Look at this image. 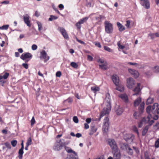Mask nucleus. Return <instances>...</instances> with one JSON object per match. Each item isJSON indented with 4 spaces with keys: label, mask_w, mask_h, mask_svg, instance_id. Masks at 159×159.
Wrapping results in <instances>:
<instances>
[{
    "label": "nucleus",
    "mask_w": 159,
    "mask_h": 159,
    "mask_svg": "<svg viewBox=\"0 0 159 159\" xmlns=\"http://www.w3.org/2000/svg\"><path fill=\"white\" fill-rule=\"evenodd\" d=\"M104 103L105 104L106 107L104 108L101 112L100 117L98 118V121H99L101 118L104 115L108 114L111 110V99L110 95L109 93H107L106 94Z\"/></svg>",
    "instance_id": "1"
},
{
    "label": "nucleus",
    "mask_w": 159,
    "mask_h": 159,
    "mask_svg": "<svg viewBox=\"0 0 159 159\" xmlns=\"http://www.w3.org/2000/svg\"><path fill=\"white\" fill-rule=\"evenodd\" d=\"M69 143V141L65 142L63 139L57 140L53 146V149L56 151H59L62 149L64 146L68 145Z\"/></svg>",
    "instance_id": "2"
},
{
    "label": "nucleus",
    "mask_w": 159,
    "mask_h": 159,
    "mask_svg": "<svg viewBox=\"0 0 159 159\" xmlns=\"http://www.w3.org/2000/svg\"><path fill=\"white\" fill-rule=\"evenodd\" d=\"M104 24L105 32L108 34L112 33L113 30L112 24L107 21H106Z\"/></svg>",
    "instance_id": "3"
},
{
    "label": "nucleus",
    "mask_w": 159,
    "mask_h": 159,
    "mask_svg": "<svg viewBox=\"0 0 159 159\" xmlns=\"http://www.w3.org/2000/svg\"><path fill=\"white\" fill-rule=\"evenodd\" d=\"M108 144L109 145L111 149L115 151H118V148L116 142L114 139H108Z\"/></svg>",
    "instance_id": "4"
},
{
    "label": "nucleus",
    "mask_w": 159,
    "mask_h": 159,
    "mask_svg": "<svg viewBox=\"0 0 159 159\" xmlns=\"http://www.w3.org/2000/svg\"><path fill=\"white\" fill-rule=\"evenodd\" d=\"M98 63H101L102 64L99 65L100 68L102 69L105 70L107 69V62L102 59L100 58L97 60Z\"/></svg>",
    "instance_id": "5"
},
{
    "label": "nucleus",
    "mask_w": 159,
    "mask_h": 159,
    "mask_svg": "<svg viewBox=\"0 0 159 159\" xmlns=\"http://www.w3.org/2000/svg\"><path fill=\"white\" fill-rule=\"evenodd\" d=\"M135 84L134 80L131 78H130L127 80V86L129 89H131Z\"/></svg>",
    "instance_id": "6"
},
{
    "label": "nucleus",
    "mask_w": 159,
    "mask_h": 159,
    "mask_svg": "<svg viewBox=\"0 0 159 159\" xmlns=\"http://www.w3.org/2000/svg\"><path fill=\"white\" fill-rule=\"evenodd\" d=\"M124 138L126 141L131 143L134 139V136L131 134H126L124 135Z\"/></svg>",
    "instance_id": "7"
},
{
    "label": "nucleus",
    "mask_w": 159,
    "mask_h": 159,
    "mask_svg": "<svg viewBox=\"0 0 159 159\" xmlns=\"http://www.w3.org/2000/svg\"><path fill=\"white\" fill-rule=\"evenodd\" d=\"M140 83H138L137 84V86L133 90L134 93L133 94V95L135 96L141 95V89L140 88Z\"/></svg>",
    "instance_id": "8"
},
{
    "label": "nucleus",
    "mask_w": 159,
    "mask_h": 159,
    "mask_svg": "<svg viewBox=\"0 0 159 159\" xmlns=\"http://www.w3.org/2000/svg\"><path fill=\"white\" fill-rule=\"evenodd\" d=\"M88 19V17H85L81 19L75 25L77 29H80L81 27V24H83L84 22L86 21Z\"/></svg>",
    "instance_id": "9"
},
{
    "label": "nucleus",
    "mask_w": 159,
    "mask_h": 159,
    "mask_svg": "<svg viewBox=\"0 0 159 159\" xmlns=\"http://www.w3.org/2000/svg\"><path fill=\"white\" fill-rule=\"evenodd\" d=\"M58 29L64 38L66 39H68L69 36L66 30L64 28L61 27H59Z\"/></svg>",
    "instance_id": "10"
},
{
    "label": "nucleus",
    "mask_w": 159,
    "mask_h": 159,
    "mask_svg": "<svg viewBox=\"0 0 159 159\" xmlns=\"http://www.w3.org/2000/svg\"><path fill=\"white\" fill-rule=\"evenodd\" d=\"M32 57V55L30 53L26 52L25 53L22 54L20 57V58L23 60H25L26 59L31 58Z\"/></svg>",
    "instance_id": "11"
},
{
    "label": "nucleus",
    "mask_w": 159,
    "mask_h": 159,
    "mask_svg": "<svg viewBox=\"0 0 159 159\" xmlns=\"http://www.w3.org/2000/svg\"><path fill=\"white\" fill-rule=\"evenodd\" d=\"M103 128L107 130L109 125V119L107 117H106L104 120Z\"/></svg>",
    "instance_id": "12"
},
{
    "label": "nucleus",
    "mask_w": 159,
    "mask_h": 159,
    "mask_svg": "<svg viewBox=\"0 0 159 159\" xmlns=\"http://www.w3.org/2000/svg\"><path fill=\"white\" fill-rule=\"evenodd\" d=\"M128 71L135 78H136L139 77V73L137 70H135L129 69H128Z\"/></svg>",
    "instance_id": "13"
},
{
    "label": "nucleus",
    "mask_w": 159,
    "mask_h": 159,
    "mask_svg": "<svg viewBox=\"0 0 159 159\" xmlns=\"http://www.w3.org/2000/svg\"><path fill=\"white\" fill-rule=\"evenodd\" d=\"M111 79L115 85L118 86L119 85V81L118 76L116 75H113L112 76Z\"/></svg>",
    "instance_id": "14"
},
{
    "label": "nucleus",
    "mask_w": 159,
    "mask_h": 159,
    "mask_svg": "<svg viewBox=\"0 0 159 159\" xmlns=\"http://www.w3.org/2000/svg\"><path fill=\"white\" fill-rule=\"evenodd\" d=\"M65 150L68 153H73L74 154L75 156H77V153L75 151L72 150L70 148L67 147L65 145L63 146Z\"/></svg>",
    "instance_id": "15"
},
{
    "label": "nucleus",
    "mask_w": 159,
    "mask_h": 159,
    "mask_svg": "<svg viewBox=\"0 0 159 159\" xmlns=\"http://www.w3.org/2000/svg\"><path fill=\"white\" fill-rule=\"evenodd\" d=\"M23 19L25 23L29 27H30L31 25L30 24L29 17L27 16H24Z\"/></svg>",
    "instance_id": "16"
},
{
    "label": "nucleus",
    "mask_w": 159,
    "mask_h": 159,
    "mask_svg": "<svg viewBox=\"0 0 159 159\" xmlns=\"http://www.w3.org/2000/svg\"><path fill=\"white\" fill-rule=\"evenodd\" d=\"M142 5L144 8L147 9L150 7L149 2L148 0H143V2Z\"/></svg>",
    "instance_id": "17"
},
{
    "label": "nucleus",
    "mask_w": 159,
    "mask_h": 159,
    "mask_svg": "<svg viewBox=\"0 0 159 159\" xmlns=\"http://www.w3.org/2000/svg\"><path fill=\"white\" fill-rule=\"evenodd\" d=\"M114 154V159H121V154L120 152L115 151Z\"/></svg>",
    "instance_id": "18"
},
{
    "label": "nucleus",
    "mask_w": 159,
    "mask_h": 159,
    "mask_svg": "<svg viewBox=\"0 0 159 159\" xmlns=\"http://www.w3.org/2000/svg\"><path fill=\"white\" fill-rule=\"evenodd\" d=\"M149 128V125H146V126L143 129L142 132V135L143 136H144L146 134H147L148 129Z\"/></svg>",
    "instance_id": "19"
},
{
    "label": "nucleus",
    "mask_w": 159,
    "mask_h": 159,
    "mask_svg": "<svg viewBox=\"0 0 159 159\" xmlns=\"http://www.w3.org/2000/svg\"><path fill=\"white\" fill-rule=\"evenodd\" d=\"M144 103L142 102L139 107V111L140 114H142L143 111L144 109Z\"/></svg>",
    "instance_id": "20"
},
{
    "label": "nucleus",
    "mask_w": 159,
    "mask_h": 159,
    "mask_svg": "<svg viewBox=\"0 0 159 159\" xmlns=\"http://www.w3.org/2000/svg\"><path fill=\"white\" fill-rule=\"evenodd\" d=\"M117 25L119 28V30L120 31L122 32L125 30V27L122 25V24L120 22H117Z\"/></svg>",
    "instance_id": "21"
},
{
    "label": "nucleus",
    "mask_w": 159,
    "mask_h": 159,
    "mask_svg": "<svg viewBox=\"0 0 159 159\" xmlns=\"http://www.w3.org/2000/svg\"><path fill=\"white\" fill-rule=\"evenodd\" d=\"M141 102V98L140 97L138 98L135 100L134 102V106L135 107L138 106Z\"/></svg>",
    "instance_id": "22"
},
{
    "label": "nucleus",
    "mask_w": 159,
    "mask_h": 159,
    "mask_svg": "<svg viewBox=\"0 0 159 159\" xmlns=\"http://www.w3.org/2000/svg\"><path fill=\"white\" fill-rule=\"evenodd\" d=\"M41 55L40 56V58L44 59H46L47 57V53L44 50H43L40 52Z\"/></svg>",
    "instance_id": "23"
},
{
    "label": "nucleus",
    "mask_w": 159,
    "mask_h": 159,
    "mask_svg": "<svg viewBox=\"0 0 159 159\" xmlns=\"http://www.w3.org/2000/svg\"><path fill=\"white\" fill-rule=\"evenodd\" d=\"M129 147V145L127 144L123 143L121 144L120 148L122 150L127 151V149Z\"/></svg>",
    "instance_id": "24"
},
{
    "label": "nucleus",
    "mask_w": 159,
    "mask_h": 159,
    "mask_svg": "<svg viewBox=\"0 0 159 159\" xmlns=\"http://www.w3.org/2000/svg\"><path fill=\"white\" fill-rule=\"evenodd\" d=\"M120 97L125 102H127L128 101V98L126 95L125 94H121L120 95Z\"/></svg>",
    "instance_id": "25"
},
{
    "label": "nucleus",
    "mask_w": 159,
    "mask_h": 159,
    "mask_svg": "<svg viewBox=\"0 0 159 159\" xmlns=\"http://www.w3.org/2000/svg\"><path fill=\"white\" fill-rule=\"evenodd\" d=\"M23 149L24 148H21L19 151L18 153L19 155L18 157L19 159H22V158L23 154L24 153Z\"/></svg>",
    "instance_id": "26"
},
{
    "label": "nucleus",
    "mask_w": 159,
    "mask_h": 159,
    "mask_svg": "<svg viewBox=\"0 0 159 159\" xmlns=\"http://www.w3.org/2000/svg\"><path fill=\"white\" fill-rule=\"evenodd\" d=\"M141 114H140L139 112H137V111H135L133 114V117L136 119H137L139 118Z\"/></svg>",
    "instance_id": "27"
},
{
    "label": "nucleus",
    "mask_w": 159,
    "mask_h": 159,
    "mask_svg": "<svg viewBox=\"0 0 159 159\" xmlns=\"http://www.w3.org/2000/svg\"><path fill=\"white\" fill-rule=\"evenodd\" d=\"M153 99L151 98H149L147 100L146 104L147 105L151 104L153 103Z\"/></svg>",
    "instance_id": "28"
},
{
    "label": "nucleus",
    "mask_w": 159,
    "mask_h": 159,
    "mask_svg": "<svg viewBox=\"0 0 159 159\" xmlns=\"http://www.w3.org/2000/svg\"><path fill=\"white\" fill-rule=\"evenodd\" d=\"M91 89L94 93H95L99 90V88L98 87H91Z\"/></svg>",
    "instance_id": "29"
},
{
    "label": "nucleus",
    "mask_w": 159,
    "mask_h": 159,
    "mask_svg": "<svg viewBox=\"0 0 159 159\" xmlns=\"http://www.w3.org/2000/svg\"><path fill=\"white\" fill-rule=\"evenodd\" d=\"M127 151V152L130 155H132L133 154V151L131 148L129 147L127 149V151Z\"/></svg>",
    "instance_id": "30"
},
{
    "label": "nucleus",
    "mask_w": 159,
    "mask_h": 159,
    "mask_svg": "<svg viewBox=\"0 0 159 159\" xmlns=\"http://www.w3.org/2000/svg\"><path fill=\"white\" fill-rule=\"evenodd\" d=\"M123 112V110L121 108H119L116 110V113L117 115H120L122 114Z\"/></svg>",
    "instance_id": "31"
},
{
    "label": "nucleus",
    "mask_w": 159,
    "mask_h": 159,
    "mask_svg": "<svg viewBox=\"0 0 159 159\" xmlns=\"http://www.w3.org/2000/svg\"><path fill=\"white\" fill-rule=\"evenodd\" d=\"M133 131L137 134L138 136H139V132L138 130L137 127L135 126H133Z\"/></svg>",
    "instance_id": "32"
},
{
    "label": "nucleus",
    "mask_w": 159,
    "mask_h": 159,
    "mask_svg": "<svg viewBox=\"0 0 159 159\" xmlns=\"http://www.w3.org/2000/svg\"><path fill=\"white\" fill-rule=\"evenodd\" d=\"M58 18L57 16H55L53 15H51L50 16V17L48 19L49 21H52L53 20H56Z\"/></svg>",
    "instance_id": "33"
},
{
    "label": "nucleus",
    "mask_w": 159,
    "mask_h": 159,
    "mask_svg": "<svg viewBox=\"0 0 159 159\" xmlns=\"http://www.w3.org/2000/svg\"><path fill=\"white\" fill-rule=\"evenodd\" d=\"M151 116H148L147 118H148V120H146V118L145 117H144L141 120V121L143 123H146L148 121H149V120L150 118V117Z\"/></svg>",
    "instance_id": "34"
},
{
    "label": "nucleus",
    "mask_w": 159,
    "mask_h": 159,
    "mask_svg": "<svg viewBox=\"0 0 159 159\" xmlns=\"http://www.w3.org/2000/svg\"><path fill=\"white\" fill-rule=\"evenodd\" d=\"M70 65L72 67L75 68H77L78 67V64L74 62H71Z\"/></svg>",
    "instance_id": "35"
},
{
    "label": "nucleus",
    "mask_w": 159,
    "mask_h": 159,
    "mask_svg": "<svg viewBox=\"0 0 159 159\" xmlns=\"http://www.w3.org/2000/svg\"><path fill=\"white\" fill-rule=\"evenodd\" d=\"M151 110L152 111V106L150 105L148 106L146 109L147 113L148 114L150 113Z\"/></svg>",
    "instance_id": "36"
},
{
    "label": "nucleus",
    "mask_w": 159,
    "mask_h": 159,
    "mask_svg": "<svg viewBox=\"0 0 159 159\" xmlns=\"http://www.w3.org/2000/svg\"><path fill=\"white\" fill-rule=\"evenodd\" d=\"M9 26V25H4L2 27H0V29L7 30L8 29Z\"/></svg>",
    "instance_id": "37"
},
{
    "label": "nucleus",
    "mask_w": 159,
    "mask_h": 159,
    "mask_svg": "<svg viewBox=\"0 0 159 159\" xmlns=\"http://www.w3.org/2000/svg\"><path fill=\"white\" fill-rule=\"evenodd\" d=\"M104 48L105 50L108 52H112V50L110 48H109L107 46H104Z\"/></svg>",
    "instance_id": "38"
},
{
    "label": "nucleus",
    "mask_w": 159,
    "mask_h": 159,
    "mask_svg": "<svg viewBox=\"0 0 159 159\" xmlns=\"http://www.w3.org/2000/svg\"><path fill=\"white\" fill-rule=\"evenodd\" d=\"M31 142L32 140L31 138L30 137L29 138L26 142V145H27V146L30 145L31 144Z\"/></svg>",
    "instance_id": "39"
},
{
    "label": "nucleus",
    "mask_w": 159,
    "mask_h": 159,
    "mask_svg": "<svg viewBox=\"0 0 159 159\" xmlns=\"http://www.w3.org/2000/svg\"><path fill=\"white\" fill-rule=\"evenodd\" d=\"M158 104L157 103H155L153 106L152 107V112H153V111L154 110V109L155 108V107H158Z\"/></svg>",
    "instance_id": "40"
},
{
    "label": "nucleus",
    "mask_w": 159,
    "mask_h": 159,
    "mask_svg": "<svg viewBox=\"0 0 159 159\" xmlns=\"http://www.w3.org/2000/svg\"><path fill=\"white\" fill-rule=\"evenodd\" d=\"M155 147L157 148H159V138L155 142Z\"/></svg>",
    "instance_id": "41"
},
{
    "label": "nucleus",
    "mask_w": 159,
    "mask_h": 159,
    "mask_svg": "<svg viewBox=\"0 0 159 159\" xmlns=\"http://www.w3.org/2000/svg\"><path fill=\"white\" fill-rule=\"evenodd\" d=\"M11 143L12 146L15 147L16 145L17 141L16 140H14L11 141Z\"/></svg>",
    "instance_id": "42"
},
{
    "label": "nucleus",
    "mask_w": 159,
    "mask_h": 159,
    "mask_svg": "<svg viewBox=\"0 0 159 159\" xmlns=\"http://www.w3.org/2000/svg\"><path fill=\"white\" fill-rule=\"evenodd\" d=\"M37 24L38 27V30L39 31H40V30H41L42 29V24L39 21H38L37 22Z\"/></svg>",
    "instance_id": "43"
},
{
    "label": "nucleus",
    "mask_w": 159,
    "mask_h": 159,
    "mask_svg": "<svg viewBox=\"0 0 159 159\" xmlns=\"http://www.w3.org/2000/svg\"><path fill=\"white\" fill-rule=\"evenodd\" d=\"M91 129L92 132L94 133L96 131L97 129L94 126H91Z\"/></svg>",
    "instance_id": "44"
},
{
    "label": "nucleus",
    "mask_w": 159,
    "mask_h": 159,
    "mask_svg": "<svg viewBox=\"0 0 159 159\" xmlns=\"http://www.w3.org/2000/svg\"><path fill=\"white\" fill-rule=\"evenodd\" d=\"M9 73L7 72H6L2 76L3 78L4 79H7L8 76H9Z\"/></svg>",
    "instance_id": "45"
},
{
    "label": "nucleus",
    "mask_w": 159,
    "mask_h": 159,
    "mask_svg": "<svg viewBox=\"0 0 159 159\" xmlns=\"http://www.w3.org/2000/svg\"><path fill=\"white\" fill-rule=\"evenodd\" d=\"M5 145L7 148L8 149H11V147L10 143L8 142H6L4 143Z\"/></svg>",
    "instance_id": "46"
},
{
    "label": "nucleus",
    "mask_w": 159,
    "mask_h": 159,
    "mask_svg": "<svg viewBox=\"0 0 159 159\" xmlns=\"http://www.w3.org/2000/svg\"><path fill=\"white\" fill-rule=\"evenodd\" d=\"M73 120L76 123H78L79 122L77 116H74L73 118Z\"/></svg>",
    "instance_id": "47"
},
{
    "label": "nucleus",
    "mask_w": 159,
    "mask_h": 159,
    "mask_svg": "<svg viewBox=\"0 0 159 159\" xmlns=\"http://www.w3.org/2000/svg\"><path fill=\"white\" fill-rule=\"evenodd\" d=\"M132 148H133L134 149V150L135 151V152H136L137 154H138L139 153V151L138 148H137V147H134V146H133L132 147Z\"/></svg>",
    "instance_id": "48"
},
{
    "label": "nucleus",
    "mask_w": 159,
    "mask_h": 159,
    "mask_svg": "<svg viewBox=\"0 0 159 159\" xmlns=\"http://www.w3.org/2000/svg\"><path fill=\"white\" fill-rule=\"evenodd\" d=\"M148 36H150L151 37V39H153L155 37V34L150 33L148 34Z\"/></svg>",
    "instance_id": "49"
},
{
    "label": "nucleus",
    "mask_w": 159,
    "mask_h": 159,
    "mask_svg": "<svg viewBox=\"0 0 159 159\" xmlns=\"http://www.w3.org/2000/svg\"><path fill=\"white\" fill-rule=\"evenodd\" d=\"M37 48V46L35 44H33L31 47V48L33 50H36Z\"/></svg>",
    "instance_id": "50"
},
{
    "label": "nucleus",
    "mask_w": 159,
    "mask_h": 159,
    "mask_svg": "<svg viewBox=\"0 0 159 159\" xmlns=\"http://www.w3.org/2000/svg\"><path fill=\"white\" fill-rule=\"evenodd\" d=\"M87 59L89 61H92L93 60V57L91 56L88 55L87 56Z\"/></svg>",
    "instance_id": "51"
},
{
    "label": "nucleus",
    "mask_w": 159,
    "mask_h": 159,
    "mask_svg": "<svg viewBox=\"0 0 159 159\" xmlns=\"http://www.w3.org/2000/svg\"><path fill=\"white\" fill-rule=\"evenodd\" d=\"M35 122V120L34 117H33L31 120V125H33Z\"/></svg>",
    "instance_id": "52"
},
{
    "label": "nucleus",
    "mask_w": 159,
    "mask_h": 159,
    "mask_svg": "<svg viewBox=\"0 0 159 159\" xmlns=\"http://www.w3.org/2000/svg\"><path fill=\"white\" fill-rule=\"evenodd\" d=\"M75 39L77 41L80 43L84 44H85V43L84 42L81 40L79 39L77 37H76Z\"/></svg>",
    "instance_id": "53"
},
{
    "label": "nucleus",
    "mask_w": 159,
    "mask_h": 159,
    "mask_svg": "<svg viewBox=\"0 0 159 159\" xmlns=\"http://www.w3.org/2000/svg\"><path fill=\"white\" fill-rule=\"evenodd\" d=\"M61 74L60 71H57L56 73V76L57 77H60L61 75Z\"/></svg>",
    "instance_id": "54"
},
{
    "label": "nucleus",
    "mask_w": 159,
    "mask_h": 159,
    "mask_svg": "<svg viewBox=\"0 0 159 159\" xmlns=\"http://www.w3.org/2000/svg\"><path fill=\"white\" fill-rule=\"evenodd\" d=\"M155 71L156 72H159V66H156L155 67Z\"/></svg>",
    "instance_id": "55"
},
{
    "label": "nucleus",
    "mask_w": 159,
    "mask_h": 159,
    "mask_svg": "<svg viewBox=\"0 0 159 159\" xmlns=\"http://www.w3.org/2000/svg\"><path fill=\"white\" fill-rule=\"evenodd\" d=\"M22 66L26 69H27L28 68V66L27 63H23Z\"/></svg>",
    "instance_id": "56"
},
{
    "label": "nucleus",
    "mask_w": 159,
    "mask_h": 159,
    "mask_svg": "<svg viewBox=\"0 0 159 159\" xmlns=\"http://www.w3.org/2000/svg\"><path fill=\"white\" fill-rule=\"evenodd\" d=\"M130 21L129 20H127L126 21V23L125 24V25L127 27V28H129V26L130 25Z\"/></svg>",
    "instance_id": "57"
},
{
    "label": "nucleus",
    "mask_w": 159,
    "mask_h": 159,
    "mask_svg": "<svg viewBox=\"0 0 159 159\" xmlns=\"http://www.w3.org/2000/svg\"><path fill=\"white\" fill-rule=\"evenodd\" d=\"M143 123L141 120L138 123V127L139 128H141L143 125Z\"/></svg>",
    "instance_id": "58"
},
{
    "label": "nucleus",
    "mask_w": 159,
    "mask_h": 159,
    "mask_svg": "<svg viewBox=\"0 0 159 159\" xmlns=\"http://www.w3.org/2000/svg\"><path fill=\"white\" fill-rule=\"evenodd\" d=\"M127 64H129L130 65H138V64L136 63H133L131 62H128Z\"/></svg>",
    "instance_id": "59"
},
{
    "label": "nucleus",
    "mask_w": 159,
    "mask_h": 159,
    "mask_svg": "<svg viewBox=\"0 0 159 159\" xmlns=\"http://www.w3.org/2000/svg\"><path fill=\"white\" fill-rule=\"evenodd\" d=\"M84 128L86 129H87L89 128V125L87 124L86 123H85L84 124Z\"/></svg>",
    "instance_id": "60"
},
{
    "label": "nucleus",
    "mask_w": 159,
    "mask_h": 159,
    "mask_svg": "<svg viewBox=\"0 0 159 159\" xmlns=\"http://www.w3.org/2000/svg\"><path fill=\"white\" fill-rule=\"evenodd\" d=\"M95 45L99 47V48H101V45L100 43H95Z\"/></svg>",
    "instance_id": "61"
},
{
    "label": "nucleus",
    "mask_w": 159,
    "mask_h": 159,
    "mask_svg": "<svg viewBox=\"0 0 159 159\" xmlns=\"http://www.w3.org/2000/svg\"><path fill=\"white\" fill-rule=\"evenodd\" d=\"M9 1H5L2 2L1 3L2 4H7L9 3Z\"/></svg>",
    "instance_id": "62"
},
{
    "label": "nucleus",
    "mask_w": 159,
    "mask_h": 159,
    "mask_svg": "<svg viewBox=\"0 0 159 159\" xmlns=\"http://www.w3.org/2000/svg\"><path fill=\"white\" fill-rule=\"evenodd\" d=\"M99 17L100 18V21H101L102 19H104L105 18V17L104 16L102 15H99Z\"/></svg>",
    "instance_id": "63"
},
{
    "label": "nucleus",
    "mask_w": 159,
    "mask_h": 159,
    "mask_svg": "<svg viewBox=\"0 0 159 159\" xmlns=\"http://www.w3.org/2000/svg\"><path fill=\"white\" fill-rule=\"evenodd\" d=\"M91 120V119L90 118H87L86 120V121L88 123H89Z\"/></svg>",
    "instance_id": "64"
}]
</instances>
